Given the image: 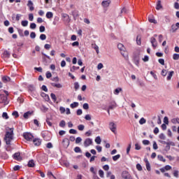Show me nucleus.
<instances>
[{
  "label": "nucleus",
  "instance_id": "f257e3e1",
  "mask_svg": "<svg viewBox=\"0 0 179 179\" xmlns=\"http://www.w3.org/2000/svg\"><path fill=\"white\" fill-rule=\"evenodd\" d=\"M13 128L7 127L6 129V135L4 137V141L6 145H10V142H12L13 139Z\"/></svg>",
  "mask_w": 179,
  "mask_h": 179
},
{
  "label": "nucleus",
  "instance_id": "f03ea898",
  "mask_svg": "<svg viewBox=\"0 0 179 179\" xmlns=\"http://www.w3.org/2000/svg\"><path fill=\"white\" fill-rule=\"evenodd\" d=\"M8 96H9V92L6 90H1V100L4 106H6L9 102L8 101Z\"/></svg>",
  "mask_w": 179,
  "mask_h": 179
},
{
  "label": "nucleus",
  "instance_id": "7ed1b4c3",
  "mask_svg": "<svg viewBox=\"0 0 179 179\" xmlns=\"http://www.w3.org/2000/svg\"><path fill=\"white\" fill-rule=\"evenodd\" d=\"M117 48L121 51V55L124 57V58H128V55L125 53V46L122 45V43L117 44Z\"/></svg>",
  "mask_w": 179,
  "mask_h": 179
},
{
  "label": "nucleus",
  "instance_id": "20e7f679",
  "mask_svg": "<svg viewBox=\"0 0 179 179\" xmlns=\"http://www.w3.org/2000/svg\"><path fill=\"white\" fill-rule=\"evenodd\" d=\"M23 137L26 141H29V142H31V141L34 140V136L31 133L27 132L23 134Z\"/></svg>",
  "mask_w": 179,
  "mask_h": 179
},
{
  "label": "nucleus",
  "instance_id": "39448f33",
  "mask_svg": "<svg viewBox=\"0 0 179 179\" xmlns=\"http://www.w3.org/2000/svg\"><path fill=\"white\" fill-rule=\"evenodd\" d=\"M109 129L113 134H117V124H115V123L110 122L109 123Z\"/></svg>",
  "mask_w": 179,
  "mask_h": 179
},
{
  "label": "nucleus",
  "instance_id": "423d86ee",
  "mask_svg": "<svg viewBox=\"0 0 179 179\" xmlns=\"http://www.w3.org/2000/svg\"><path fill=\"white\" fill-rule=\"evenodd\" d=\"M122 177L124 179H134V177H132V176H131V174L127 171L122 172Z\"/></svg>",
  "mask_w": 179,
  "mask_h": 179
},
{
  "label": "nucleus",
  "instance_id": "0eeeda50",
  "mask_svg": "<svg viewBox=\"0 0 179 179\" xmlns=\"http://www.w3.org/2000/svg\"><path fill=\"white\" fill-rule=\"evenodd\" d=\"M62 143V145L64 146V149H68V148L69 147V145H70V142H69V140L68 139V138H64Z\"/></svg>",
  "mask_w": 179,
  "mask_h": 179
},
{
  "label": "nucleus",
  "instance_id": "6e6552de",
  "mask_svg": "<svg viewBox=\"0 0 179 179\" xmlns=\"http://www.w3.org/2000/svg\"><path fill=\"white\" fill-rule=\"evenodd\" d=\"M93 143V140L92 138H86L84 141L85 148H89L90 145Z\"/></svg>",
  "mask_w": 179,
  "mask_h": 179
},
{
  "label": "nucleus",
  "instance_id": "1a4fd4ad",
  "mask_svg": "<svg viewBox=\"0 0 179 179\" xmlns=\"http://www.w3.org/2000/svg\"><path fill=\"white\" fill-rule=\"evenodd\" d=\"M179 29V22H177L176 24H173L171 27V31L172 33H176Z\"/></svg>",
  "mask_w": 179,
  "mask_h": 179
},
{
  "label": "nucleus",
  "instance_id": "9d476101",
  "mask_svg": "<svg viewBox=\"0 0 179 179\" xmlns=\"http://www.w3.org/2000/svg\"><path fill=\"white\" fill-rule=\"evenodd\" d=\"M34 146H40L41 145V139L36 138L32 140Z\"/></svg>",
  "mask_w": 179,
  "mask_h": 179
},
{
  "label": "nucleus",
  "instance_id": "9b49d317",
  "mask_svg": "<svg viewBox=\"0 0 179 179\" xmlns=\"http://www.w3.org/2000/svg\"><path fill=\"white\" fill-rule=\"evenodd\" d=\"M150 43L152 44V47H153L154 49H156V47H157V41H156V38L152 37L150 38Z\"/></svg>",
  "mask_w": 179,
  "mask_h": 179
},
{
  "label": "nucleus",
  "instance_id": "f8f14e48",
  "mask_svg": "<svg viewBox=\"0 0 179 179\" xmlns=\"http://www.w3.org/2000/svg\"><path fill=\"white\" fill-rule=\"evenodd\" d=\"M110 3H111L110 0H104L102 1L101 5L103 8H108L110 6Z\"/></svg>",
  "mask_w": 179,
  "mask_h": 179
},
{
  "label": "nucleus",
  "instance_id": "ddd939ff",
  "mask_svg": "<svg viewBox=\"0 0 179 179\" xmlns=\"http://www.w3.org/2000/svg\"><path fill=\"white\" fill-rule=\"evenodd\" d=\"M27 6L28 8H29V10L31 12H33V10H34V3L33 1H31V0L28 1Z\"/></svg>",
  "mask_w": 179,
  "mask_h": 179
},
{
  "label": "nucleus",
  "instance_id": "4468645a",
  "mask_svg": "<svg viewBox=\"0 0 179 179\" xmlns=\"http://www.w3.org/2000/svg\"><path fill=\"white\" fill-rule=\"evenodd\" d=\"M13 159L15 160H17V162H20L22 160V157L20 156V152H16L13 155Z\"/></svg>",
  "mask_w": 179,
  "mask_h": 179
},
{
  "label": "nucleus",
  "instance_id": "2eb2a0df",
  "mask_svg": "<svg viewBox=\"0 0 179 179\" xmlns=\"http://www.w3.org/2000/svg\"><path fill=\"white\" fill-rule=\"evenodd\" d=\"M50 85L51 86H52V87H57V89H62V85L61 83H51Z\"/></svg>",
  "mask_w": 179,
  "mask_h": 179
},
{
  "label": "nucleus",
  "instance_id": "dca6fc26",
  "mask_svg": "<svg viewBox=\"0 0 179 179\" xmlns=\"http://www.w3.org/2000/svg\"><path fill=\"white\" fill-rule=\"evenodd\" d=\"M115 108H117V103H115V101H112L108 106L109 110H114Z\"/></svg>",
  "mask_w": 179,
  "mask_h": 179
},
{
  "label": "nucleus",
  "instance_id": "f3484780",
  "mask_svg": "<svg viewBox=\"0 0 179 179\" xmlns=\"http://www.w3.org/2000/svg\"><path fill=\"white\" fill-rule=\"evenodd\" d=\"M162 8H163V6H162V1L158 0L157 3L156 9H157V10H160V9H162Z\"/></svg>",
  "mask_w": 179,
  "mask_h": 179
},
{
  "label": "nucleus",
  "instance_id": "a211bd4d",
  "mask_svg": "<svg viewBox=\"0 0 179 179\" xmlns=\"http://www.w3.org/2000/svg\"><path fill=\"white\" fill-rule=\"evenodd\" d=\"M120 92H122V88L121 87H118V88H116L113 93L114 94H115L116 96H118L120 94Z\"/></svg>",
  "mask_w": 179,
  "mask_h": 179
},
{
  "label": "nucleus",
  "instance_id": "6ab92c4d",
  "mask_svg": "<svg viewBox=\"0 0 179 179\" xmlns=\"http://www.w3.org/2000/svg\"><path fill=\"white\" fill-rule=\"evenodd\" d=\"M2 81L4 83H8V82H10V78L5 76L3 77H2Z\"/></svg>",
  "mask_w": 179,
  "mask_h": 179
},
{
  "label": "nucleus",
  "instance_id": "aec40b11",
  "mask_svg": "<svg viewBox=\"0 0 179 179\" xmlns=\"http://www.w3.org/2000/svg\"><path fill=\"white\" fill-rule=\"evenodd\" d=\"M3 57L4 58H9L10 57V53L8 50H5L3 53Z\"/></svg>",
  "mask_w": 179,
  "mask_h": 179
},
{
  "label": "nucleus",
  "instance_id": "412c9836",
  "mask_svg": "<svg viewBox=\"0 0 179 179\" xmlns=\"http://www.w3.org/2000/svg\"><path fill=\"white\" fill-rule=\"evenodd\" d=\"M31 114H32V112L28 111V112L24 113L23 117H24V118L27 120V118H29V117H30V115H31Z\"/></svg>",
  "mask_w": 179,
  "mask_h": 179
},
{
  "label": "nucleus",
  "instance_id": "4be33fe9",
  "mask_svg": "<svg viewBox=\"0 0 179 179\" xmlns=\"http://www.w3.org/2000/svg\"><path fill=\"white\" fill-rule=\"evenodd\" d=\"M1 117L3 120H9V115L6 112H3L1 115Z\"/></svg>",
  "mask_w": 179,
  "mask_h": 179
},
{
  "label": "nucleus",
  "instance_id": "5701e85b",
  "mask_svg": "<svg viewBox=\"0 0 179 179\" xmlns=\"http://www.w3.org/2000/svg\"><path fill=\"white\" fill-rule=\"evenodd\" d=\"M34 166H36V164H34V160H29L28 162V167H34Z\"/></svg>",
  "mask_w": 179,
  "mask_h": 179
},
{
  "label": "nucleus",
  "instance_id": "b1692460",
  "mask_svg": "<svg viewBox=\"0 0 179 179\" xmlns=\"http://www.w3.org/2000/svg\"><path fill=\"white\" fill-rule=\"evenodd\" d=\"M173 75H174V72L172 71H170L168 74V76L166 78V80H171V78H173Z\"/></svg>",
  "mask_w": 179,
  "mask_h": 179
},
{
  "label": "nucleus",
  "instance_id": "393cba45",
  "mask_svg": "<svg viewBox=\"0 0 179 179\" xmlns=\"http://www.w3.org/2000/svg\"><path fill=\"white\" fill-rule=\"evenodd\" d=\"M79 103L78 102H73V103H71L70 107L71 108H76V107H78Z\"/></svg>",
  "mask_w": 179,
  "mask_h": 179
},
{
  "label": "nucleus",
  "instance_id": "a878e982",
  "mask_svg": "<svg viewBox=\"0 0 179 179\" xmlns=\"http://www.w3.org/2000/svg\"><path fill=\"white\" fill-rule=\"evenodd\" d=\"M54 16V14L52 13V12H48L46 13V17L47 19H52V17Z\"/></svg>",
  "mask_w": 179,
  "mask_h": 179
},
{
  "label": "nucleus",
  "instance_id": "bb28decb",
  "mask_svg": "<svg viewBox=\"0 0 179 179\" xmlns=\"http://www.w3.org/2000/svg\"><path fill=\"white\" fill-rule=\"evenodd\" d=\"M28 89H29V92H34L36 90V87H34V85H29L28 86Z\"/></svg>",
  "mask_w": 179,
  "mask_h": 179
},
{
  "label": "nucleus",
  "instance_id": "cd10ccee",
  "mask_svg": "<svg viewBox=\"0 0 179 179\" xmlns=\"http://www.w3.org/2000/svg\"><path fill=\"white\" fill-rule=\"evenodd\" d=\"M145 166H146V169L148 170V171H150L151 169H150V164L149 163V161H148V159L145 160Z\"/></svg>",
  "mask_w": 179,
  "mask_h": 179
},
{
  "label": "nucleus",
  "instance_id": "c85d7f7f",
  "mask_svg": "<svg viewBox=\"0 0 179 179\" xmlns=\"http://www.w3.org/2000/svg\"><path fill=\"white\" fill-rule=\"evenodd\" d=\"M21 24H22V26H23V27H27V26H28V24H29V21H27V20H22L21 22Z\"/></svg>",
  "mask_w": 179,
  "mask_h": 179
},
{
  "label": "nucleus",
  "instance_id": "c756f323",
  "mask_svg": "<svg viewBox=\"0 0 179 179\" xmlns=\"http://www.w3.org/2000/svg\"><path fill=\"white\" fill-rule=\"evenodd\" d=\"M95 142L97 145H100V143H101V138H100V136H97L95 138Z\"/></svg>",
  "mask_w": 179,
  "mask_h": 179
},
{
  "label": "nucleus",
  "instance_id": "7c9ffc66",
  "mask_svg": "<svg viewBox=\"0 0 179 179\" xmlns=\"http://www.w3.org/2000/svg\"><path fill=\"white\" fill-rule=\"evenodd\" d=\"M99 176L101 178H104V171L101 169L99 171Z\"/></svg>",
  "mask_w": 179,
  "mask_h": 179
},
{
  "label": "nucleus",
  "instance_id": "2f4dec72",
  "mask_svg": "<svg viewBox=\"0 0 179 179\" xmlns=\"http://www.w3.org/2000/svg\"><path fill=\"white\" fill-rule=\"evenodd\" d=\"M140 125H143V124H146V120L143 117L141 118L139 120Z\"/></svg>",
  "mask_w": 179,
  "mask_h": 179
},
{
  "label": "nucleus",
  "instance_id": "473e14b6",
  "mask_svg": "<svg viewBox=\"0 0 179 179\" xmlns=\"http://www.w3.org/2000/svg\"><path fill=\"white\" fill-rule=\"evenodd\" d=\"M66 125V123L65 122V120H62L59 123V127H61V128H65Z\"/></svg>",
  "mask_w": 179,
  "mask_h": 179
},
{
  "label": "nucleus",
  "instance_id": "72a5a7b5",
  "mask_svg": "<svg viewBox=\"0 0 179 179\" xmlns=\"http://www.w3.org/2000/svg\"><path fill=\"white\" fill-rule=\"evenodd\" d=\"M120 157H121V155L120 154L113 156V162H117V160H118V159H120Z\"/></svg>",
  "mask_w": 179,
  "mask_h": 179
},
{
  "label": "nucleus",
  "instance_id": "f704fd0d",
  "mask_svg": "<svg viewBox=\"0 0 179 179\" xmlns=\"http://www.w3.org/2000/svg\"><path fill=\"white\" fill-rule=\"evenodd\" d=\"M173 59H174L175 61H178V59H179V54H177V53L173 54Z\"/></svg>",
  "mask_w": 179,
  "mask_h": 179
},
{
  "label": "nucleus",
  "instance_id": "c9c22d12",
  "mask_svg": "<svg viewBox=\"0 0 179 179\" xmlns=\"http://www.w3.org/2000/svg\"><path fill=\"white\" fill-rule=\"evenodd\" d=\"M134 64L138 66L139 65V57H134Z\"/></svg>",
  "mask_w": 179,
  "mask_h": 179
},
{
  "label": "nucleus",
  "instance_id": "e433bc0d",
  "mask_svg": "<svg viewBox=\"0 0 179 179\" xmlns=\"http://www.w3.org/2000/svg\"><path fill=\"white\" fill-rule=\"evenodd\" d=\"M157 157L159 160H160V162H163L164 163H166V159L163 157V155H158Z\"/></svg>",
  "mask_w": 179,
  "mask_h": 179
},
{
  "label": "nucleus",
  "instance_id": "4c0bfd02",
  "mask_svg": "<svg viewBox=\"0 0 179 179\" xmlns=\"http://www.w3.org/2000/svg\"><path fill=\"white\" fill-rule=\"evenodd\" d=\"M148 21L150 22V23H154L155 24H156V23H157V21H156V20H155V18H150V17H148Z\"/></svg>",
  "mask_w": 179,
  "mask_h": 179
},
{
  "label": "nucleus",
  "instance_id": "58836bf2",
  "mask_svg": "<svg viewBox=\"0 0 179 179\" xmlns=\"http://www.w3.org/2000/svg\"><path fill=\"white\" fill-rule=\"evenodd\" d=\"M39 38H40V40H42L43 41H44V40H46L47 36L44 34H42L40 35Z\"/></svg>",
  "mask_w": 179,
  "mask_h": 179
},
{
  "label": "nucleus",
  "instance_id": "ea45409f",
  "mask_svg": "<svg viewBox=\"0 0 179 179\" xmlns=\"http://www.w3.org/2000/svg\"><path fill=\"white\" fill-rule=\"evenodd\" d=\"M74 152H75L76 153H82V150H81L80 148H79V147H76V148H74Z\"/></svg>",
  "mask_w": 179,
  "mask_h": 179
},
{
  "label": "nucleus",
  "instance_id": "a19ab883",
  "mask_svg": "<svg viewBox=\"0 0 179 179\" xmlns=\"http://www.w3.org/2000/svg\"><path fill=\"white\" fill-rule=\"evenodd\" d=\"M78 69H79V66H73L70 69V71H71V72H75V71H78Z\"/></svg>",
  "mask_w": 179,
  "mask_h": 179
},
{
  "label": "nucleus",
  "instance_id": "79ce46f5",
  "mask_svg": "<svg viewBox=\"0 0 179 179\" xmlns=\"http://www.w3.org/2000/svg\"><path fill=\"white\" fill-rule=\"evenodd\" d=\"M69 134H72L73 135H76V134H78V131H76L75 129H71L69 130Z\"/></svg>",
  "mask_w": 179,
  "mask_h": 179
},
{
  "label": "nucleus",
  "instance_id": "37998d69",
  "mask_svg": "<svg viewBox=\"0 0 179 179\" xmlns=\"http://www.w3.org/2000/svg\"><path fill=\"white\" fill-rule=\"evenodd\" d=\"M62 16L66 20L67 22H71V19L69 18V15L68 14H63Z\"/></svg>",
  "mask_w": 179,
  "mask_h": 179
},
{
  "label": "nucleus",
  "instance_id": "c03bdc74",
  "mask_svg": "<svg viewBox=\"0 0 179 179\" xmlns=\"http://www.w3.org/2000/svg\"><path fill=\"white\" fill-rule=\"evenodd\" d=\"M131 146H132V143H130L128 145V147H127V155H129V152H130V150H131Z\"/></svg>",
  "mask_w": 179,
  "mask_h": 179
},
{
  "label": "nucleus",
  "instance_id": "a18cd8bd",
  "mask_svg": "<svg viewBox=\"0 0 179 179\" xmlns=\"http://www.w3.org/2000/svg\"><path fill=\"white\" fill-rule=\"evenodd\" d=\"M173 124H179V118H173L171 120Z\"/></svg>",
  "mask_w": 179,
  "mask_h": 179
},
{
  "label": "nucleus",
  "instance_id": "49530a36",
  "mask_svg": "<svg viewBox=\"0 0 179 179\" xmlns=\"http://www.w3.org/2000/svg\"><path fill=\"white\" fill-rule=\"evenodd\" d=\"M50 97L53 100V101H57V96H55V94H50Z\"/></svg>",
  "mask_w": 179,
  "mask_h": 179
},
{
  "label": "nucleus",
  "instance_id": "de8ad7c7",
  "mask_svg": "<svg viewBox=\"0 0 179 179\" xmlns=\"http://www.w3.org/2000/svg\"><path fill=\"white\" fill-rule=\"evenodd\" d=\"M34 20V15H33V13L29 14V20L30 22H33Z\"/></svg>",
  "mask_w": 179,
  "mask_h": 179
},
{
  "label": "nucleus",
  "instance_id": "09e8293b",
  "mask_svg": "<svg viewBox=\"0 0 179 179\" xmlns=\"http://www.w3.org/2000/svg\"><path fill=\"white\" fill-rule=\"evenodd\" d=\"M39 31H40V33H44V31H45V27L41 25L39 27Z\"/></svg>",
  "mask_w": 179,
  "mask_h": 179
},
{
  "label": "nucleus",
  "instance_id": "8fccbe9b",
  "mask_svg": "<svg viewBox=\"0 0 179 179\" xmlns=\"http://www.w3.org/2000/svg\"><path fill=\"white\" fill-rule=\"evenodd\" d=\"M153 149L154 150H157L159 149V146H157V143L156 141H153Z\"/></svg>",
  "mask_w": 179,
  "mask_h": 179
},
{
  "label": "nucleus",
  "instance_id": "3c124183",
  "mask_svg": "<svg viewBox=\"0 0 179 179\" xmlns=\"http://www.w3.org/2000/svg\"><path fill=\"white\" fill-rule=\"evenodd\" d=\"M79 87H80L79 83H78V82L74 83L75 90H78Z\"/></svg>",
  "mask_w": 179,
  "mask_h": 179
},
{
  "label": "nucleus",
  "instance_id": "603ef678",
  "mask_svg": "<svg viewBox=\"0 0 179 179\" xmlns=\"http://www.w3.org/2000/svg\"><path fill=\"white\" fill-rule=\"evenodd\" d=\"M90 171H91V173H92V175L97 173V171H96V169H94V167H93V166H92L90 168Z\"/></svg>",
  "mask_w": 179,
  "mask_h": 179
},
{
  "label": "nucleus",
  "instance_id": "864d4df0",
  "mask_svg": "<svg viewBox=\"0 0 179 179\" xmlns=\"http://www.w3.org/2000/svg\"><path fill=\"white\" fill-rule=\"evenodd\" d=\"M78 131H83L85 129V125L80 124L78 126Z\"/></svg>",
  "mask_w": 179,
  "mask_h": 179
},
{
  "label": "nucleus",
  "instance_id": "5fc2aeb1",
  "mask_svg": "<svg viewBox=\"0 0 179 179\" xmlns=\"http://www.w3.org/2000/svg\"><path fill=\"white\" fill-rule=\"evenodd\" d=\"M30 29H36V27H37V24H36V23L32 22L30 24Z\"/></svg>",
  "mask_w": 179,
  "mask_h": 179
},
{
  "label": "nucleus",
  "instance_id": "6e6d98bb",
  "mask_svg": "<svg viewBox=\"0 0 179 179\" xmlns=\"http://www.w3.org/2000/svg\"><path fill=\"white\" fill-rule=\"evenodd\" d=\"M83 108L84 110H89V103H85L83 105Z\"/></svg>",
  "mask_w": 179,
  "mask_h": 179
},
{
  "label": "nucleus",
  "instance_id": "4d7b16f0",
  "mask_svg": "<svg viewBox=\"0 0 179 179\" xmlns=\"http://www.w3.org/2000/svg\"><path fill=\"white\" fill-rule=\"evenodd\" d=\"M161 75H162V76H167V70L162 69Z\"/></svg>",
  "mask_w": 179,
  "mask_h": 179
},
{
  "label": "nucleus",
  "instance_id": "13d9d810",
  "mask_svg": "<svg viewBox=\"0 0 179 179\" xmlns=\"http://www.w3.org/2000/svg\"><path fill=\"white\" fill-rule=\"evenodd\" d=\"M159 139H162L163 141H164V139H166V136L164 135V134L162 133L159 134Z\"/></svg>",
  "mask_w": 179,
  "mask_h": 179
},
{
  "label": "nucleus",
  "instance_id": "bf43d9fd",
  "mask_svg": "<svg viewBox=\"0 0 179 179\" xmlns=\"http://www.w3.org/2000/svg\"><path fill=\"white\" fill-rule=\"evenodd\" d=\"M52 76V74L51 73V72L50 71H47L46 72V78L47 79H50V78H51Z\"/></svg>",
  "mask_w": 179,
  "mask_h": 179
},
{
  "label": "nucleus",
  "instance_id": "052dcab7",
  "mask_svg": "<svg viewBox=\"0 0 179 179\" xmlns=\"http://www.w3.org/2000/svg\"><path fill=\"white\" fill-rule=\"evenodd\" d=\"M164 122L165 124L169 125V117H167V116L164 117Z\"/></svg>",
  "mask_w": 179,
  "mask_h": 179
},
{
  "label": "nucleus",
  "instance_id": "680f3d73",
  "mask_svg": "<svg viewBox=\"0 0 179 179\" xmlns=\"http://www.w3.org/2000/svg\"><path fill=\"white\" fill-rule=\"evenodd\" d=\"M80 142H82V138H80V137H77V138H76V144H78V143H80Z\"/></svg>",
  "mask_w": 179,
  "mask_h": 179
},
{
  "label": "nucleus",
  "instance_id": "e2e57ef3",
  "mask_svg": "<svg viewBox=\"0 0 179 179\" xmlns=\"http://www.w3.org/2000/svg\"><path fill=\"white\" fill-rule=\"evenodd\" d=\"M34 124L38 127H40V123L38 122V120H37V119L34 120Z\"/></svg>",
  "mask_w": 179,
  "mask_h": 179
},
{
  "label": "nucleus",
  "instance_id": "0e129e2a",
  "mask_svg": "<svg viewBox=\"0 0 179 179\" xmlns=\"http://www.w3.org/2000/svg\"><path fill=\"white\" fill-rule=\"evenodd\" d=\"M59 111H60L61 114H64L66 111V109L63 106H61L59 108Z\"/></svg>",
  "mask_w": 179,
  "mask_h": 179
},
{
  "label": "nucleus",
  "instance_id": "69168bd1",
  "mask_svg": "<svg viewBox=\"0 0 179 179\" xmlns=\"http://www.w3.org/2000/svg\"><path fill=\"white\" fill-rule=\"evenodd\" d=\"M150 141H149V140L143 141V145H150Z\"/></svg>",
  "mask_w": 179,
  "mask_h": 179
},
{
  "label": "nucleus",
  "instance_id": "338daca9",
  "mask_svg": "<svg viewBox=\"0 0 179 179\" xmlns=\"http://www.w3.org/2000/svg\"><path fill=\"white\" fill-rule=\"evenodd\" d=\"M30 37L31 38H36V32H31Z\"/></svg>",
  "mask_w": 179,
  "mask_h": 179
},
{
  "label": "nucleus",
  "instance_id": "774afa93",
  "mask_svg": "<svg viewBox=\"0 0 179 179\" xmlns=\"http://www.w3.org/2000/svg\"><path fill=\"white\" fill-rule=\"evenodd\" d=\"M174 8H175V9H177V10L179 9V3H178V2H175Z\"/></svg>",
  "mask_w": 179,
  "mask_h": 179
}]
</instances>
